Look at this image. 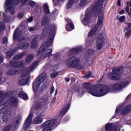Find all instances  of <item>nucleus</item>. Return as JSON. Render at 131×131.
<instances>
[{
	"label": "nucleus",
	"instance_id": "obj_3",
	"mask_svg": "<svg viewBox=\"0 0 131 131\" xmlns=\"http://www.w3.org/2000/svg\"><path fill=\"white\" fill-rule=\"evenodd\" d=\"M39 62L36 61L32 63L29 67L28 68H24V62L23 61H18L16 63H15V68H14L12 70H9L7 72L8 75H13L14 74H18L19 73V70H22L23 69V71L21 72V77H25L27 76L30 72H32L34 69H35V67H37L38 66V64Z\"/></svg>",
	"mask_w": 131,
	"mask_h": 131
},
{
	"label": "nucleus",
	"instance_id": "obj_20",
	"mask_svg": "<svg viewBox=\"0 0 131 131\" xmlns=\"http://www.w3.org/2000/svg\"><path fill=\"white\" fill-rule=\"evenodd\" d=\"M70 107V104H68L65 106L62 107L61 110H60L59 115L60 117H63L66 113L68 112V110H69V107Z\"/></svg>",
	"mask_w": 131,
	"mask_h": 131
},
{
	"label": "nucleus",
	"instance_id": "obj_1",
	"mask_svg": "<svg viewBox=\"0 0 131 131\" xmlns=\"http://www.w3.org/2000/svg\"><path fill=\"white\" fill-rule=\"evenodd\" d=\"M128 84V82L127 81L116 83L110 89L105 85L97 84L96 86H93V84L91 83H85L84 84V88L86 90L88 93H89V94L94 97H103V96L108 94L109 92L116 93L118 91H120V90L126 86Z\"/></svg>",
	"mask_w": 131,
	"mask_h": 131
},
{
	"label": "nucleus",
	"instance_id": "obj_61",
	"mask_svg": "<svg viewBox=\"0 0 131 131\" xmlns=\"http://www.w3.org/2000/svg\"><path fill=\"white\" fill-rule=\"evenodd\" d=\"M71 81L72 82H74V81H75V79H74V78H72Z\"/></svg>",
	"mask_w": 131,
	"mask_h": 131
},
{
	"label": "nucleus",
	"instance_id": "obj_59",
	"mask_svg": "<svg viewBox=\"0 0 131 131\" xmlns=\"http://www.w3.org/2000/svg\"><path fill=\"white\" fill-rule=\"evenodd\" d=\"M65 80L67 82H69L70 79H69V78H66Z\"/></svg>",
	"mask_w": 131,
	"mask_h": 131
},
{
	"label": "nucleus",
	"instance_id": "obj_60",
	"mask_svg": "<svg viewBox=\"0 0 131 131\" xmlns=\"http://www.w3.org/2000/svg\"><path fill=\"white\" fill-rule=\"evenodd\" d=\"M30 31H33V30H34V28L32 27V28H30Z\"/></svg>",
	"mask_w": 131,
	"mask_h": 131
},
{
	"label": "nucleus",
	"instance_id": "obj_16",
	"mask_svg": "<svg viewBox=\"0 0 131 131\" xmlns=\"http://www.w3.org/2000/svg\"><path fill=\"white\" fill-rule=\"evenodd\" d=\"M106 131H119L120 130V127H115L113 124L111 123H107L105 125Z\"/></svg>",
	"mask_w": 131,
	"mask_h": 131
},
{
	"label": "nucleus",
	"instance_id": "obj_29",
	"mask_svg": "<svg viewBox=\"0 0 131 131\" xmlns=\"http://www.w3.org/2000/svg\"><path fill=\"white\" fill-rule=\"evenodd\" d=\"M89 0H81L79 4V6L81 8H84L88 4Z\"/></svg>",
	"mask_w": 131,
	"mask_h": 131
},
{
	"label": "nucleus",
	"instance_id": "obj_37",
	"mask_svg": "<svg viewBox=\"0 0 131 131\" xmlns=\"http://www.w3.org/2000/svg\"><path fill=\"white\" fill-rule=\"evenodd\" d=\"M49 22V19L47 16H45L42 20V25L43 26V25H46Z\"/></svg>",
	"mask_w": 131,
	"mask_h": 131
},
{
	"label": "nucleus",
	"instance_id": "obj_12",
	"mask_svg": "<svg viewBox=\"0 0 131 131\" xmlns=\"http://www.w3.org/2000/svg\"><path fill=\"white\" fill-rule=\"evenodd\" d=\"M32 117H33V113H31L28 117H27V120L25 122V124L23 125V129H27L28 127L31 125V122H32Z\"/></svg>",
	"mask_w": 131,
	"mask_h": 131
},
{
	"label": "nucleus",
	"instance_id": "obj_31",
	"mask_svg": "<svg viewBox=\"0 0 131 131\" xmlns=\"http://www.w3.org/2000/svg\"><path fill=\"white\" fill-rule=\"evenodd\" d=\"M32 60H33V55L29 54V55H28V56L26 58V63H27L28 64H29V63H30V62H31Z\"/></svg>",
	"mask_w": 131,
	"mask_h": 131
},
{
	"label": "nucleus",
	"instance_id": "obj_41",
	"mask_svg": "<svg viewBox=\"0 0 131 131\" xmlns=\"http://www.w3.org/2000/svg\"><path fill=\"white\" fill-rule=\"evenodd\" d=\"M92 76V73L91 72H88L86 75H85V78H90Z\"/></svg>",
	"mask_w": 131,
	"mask_h": 131
},
{
	"label": "nucleus",
	"instance_id": "obj_43",
	"mask_svg": "<svg viewBox=\"0 0 131 131\" xmlns=\"http://www.w3.org/2000/svg\"><path fill=\"white\" fill-rule=\"evenodd\" d=\"M11 128L12 127L11 125L7 126L5 128L3 131H10V129H11Z\"/></svg>",
	"mask_w": 131,
	"mask_h": 131
},
{
	"label": "nucleus",
	"instance_id": "obj_18",
	"mask_svg": "<svg viewBox=\"0 0 131 131\" xmlns=\"http://www.w3.org/2000/svg\"><path fill=\"white\" fill-rule=\"evenodd\" d=\"M43 117L42 115H39L36 117L33 121L34 124H40L43 121Z\"/></svg>",
	"mask_w": 131,
	"mask_h": 131
},
{
	"label": "nucleus",
	"instance_id": "obj_19",
	"mask_svg": "<svg viewBox=\"0 0 131 131\" xmlns=\"http://www.w3.org/2000/svg\"><path fill=\"white\" fill-rule=\"evenodd\" d=\"M127 26L125 29V35L126 37H129L131 35V23H126Z\"/></svg>",
	"mask_w": 131,
	"mask_h": 131
},
{
	"label": "nucleus",
	"instance_id": "obj_10",
	"mask_svg": "<svg viewBox=\"0 0 131 131\" xmlns=\"http://www.w3.org/2000/svg\"><path fill=\"white\" fill-rule=\"evenodd\" d=\"M105 0H96L91 9V11H101V10H102L103 4H102V3Z\"/></svg>",
	"mask_w": 131,
	"mask_h": 131
},
{
	"label": "nucleus",
	"instance_id": "obj_23",
	"mask_svg": "<svg viewBox=\"0 0 131 131\" xmlns=\"http://www.w3.org/2000/svg\"><path fill=\"white\" fill-rule=\"evenodd\" d=\"M37 36H35L32 41L31 48H32V49H35L37 48Z\"/></svg>",
	"mask_w": 131,
	"mask_h": 131
},
{
	"label": "nucleus",
	"instance_id": "obj_53",
	"mask_svg": "<svg viewBox=\"0 0 131 131\" xmlns=\"http://www.w3.org/2000/svg\"><path fill=\"white\" fill-rule=\"evenodd\" d=\"M3 76V70L0 69V81H1L2 79L1 78Z\"/></svg>",
	"mask_w": 131,
	"mask_h": 131
},
{
	"label": "nucleus",
	"instance_id": "obj_50",
	"mask_svg": "<svg viewBox=\"0 0 131 131\" xmlns=\"http://www.w3.org/2000/svg\"><path fill=\"white\" fill-rule=\"evenodd\" d=\"M124 13H125V11H124V10H122L119 12V14L120 15H123Z\"/></svg>",
	"mask_w": 131,
	"mask_h": 131
},
{
	"label": "nucleus",
	"instance_id": "obj_7",
	"mask_svg": "<svg viewBox=\"0 0 131 131\" xmlns=\"http://www.w3.org/2000/svg\"><path fill=\"white\" fill-rule=\"evenodd\" d=\"M103 15L101 14L98 16L97 25L95 26V27L92 29L89 32L88 34L89 37L93 36L97 33L98 29H99V27L103 25Z\"/></svg>",
	"mask_w": 131,
	"mask_h": 131
},
{
	"label": "nucleus",
	"instance_id": "obj_32",
	"mask_svg": "<svg viewBox=\"0 0 131 131\" xmlns=\"http://www.w3.org/2000/svg\"><path fill=\"white\" fill-rule=\"evenodd\" d=\"M125 16L123 15L121 16H120L119 15L117 16V19L121 23H122L125 21Z\"/></svg>",
	"mask_w": 131,
	"mask_h": 131
},
{
	"label": "nucleus",
	"instance_id": "obj_47",
	"mask_svg": "<svg viewBox=\"0 0 131 131\" xmlns=\"http://www.w3.org/2000/svg\"><path fill=\"white\" fill-rule=\"evenodd\" d=\"M24 15V14L23 13H19L18 14L17 17L18 19H21V18H23Z\"/></svg>",
	"mask_w": 131,
	"mask_h": 131
},
{
	"label": "nucleus",
	"instance_id": "obj_58",
	"mask_svg": "<svg viewBox=\"0 0 131 131\" xmlns=\"http://www.w3.org/2000/svg\"><path fill=\"white\" fill-rule=\"evenodd\" d=\"M72 51L73 53H75V52H76V51H78V49H73L72 50Z\"/></svg>",
	"mask_w": 131,
	"mask_h": 131
},
{
	"label": "nucleus",
	"instance_id": "obj_15",
	"mask_svg": "<svg viewBox=\"0 0 131 131\" xmlns=\"http://www.w3.org/2000/svg\"><path fill=\"white\" fill-rule=\"evenodd\" d=\"M21 28H22V26H20L15 30L13 34L14 40H18L19 41H21V37L20 36V30H21Z\"/></svg>",
	"mask_w": 131,
	"mask_h": 131
},
{
	"label": "nucleus",
	"instance_id": "obj_9",
	"mask_svg": "<svg viewBox=\"0 0 131 131\" xmlns=\"http://www.w3.org/2000/svg\"><path fill=\"white\" fill-rule=\"evenodd\" d=\"M106 43V39L103 35H100L97 39L96 47L97 50H101L104 45Z\"/></svg>",
	"mask_w": 131,
	"mask_h": 131
},
{
	"label": "nucleus",
	"instance_id": "obj_64",
	"mask_svg": "<svg viewBox=\"0 0 131 131\" xmlns=\"http://www.w3.org/2000/svg\"><path fill=\"white\" fill-rule=\"evenodd\" d=\"M51 70H53V67L51 68Z\"/></svg>",
	"mask_w": 131,
	"mask_h": 131
},
{
	"label": "nucleus",
	"instance_id": "obj_40",
	"mask_svg": "<svg viewBox=\"0 0 131 131\" xmlns=\"http://www.w3.org/2000/svg\"><path fill=\"white\" fill-rule=\"evenodd\" d=\"M58 74H59V73H58V72H54L53 73H51V77L52 78H55V77H56V76H57Z\"/></svg>",
	"mask_w": 131,
	"mask_h": 131
},
{
	"label": "nucleus",
	"instance_id": "obj_5",
	"mask_svg": "<svg viewBox=\"0 0 131 131\" xmlns=\"http://www.w3.org/2000/svg\"><path fill=\"white\" fill-rule=\"evenodd\" d=\"M46 78H47V75L45 74H42L39 76L33 85V90L34 92H36V91L39 89L40 84L46 80Z\"/></svg>",
	"mask_w": 131,
	"mask_h": 131
},
{
	"label": "nucleus",
	"instance_id": "obj_34",
	"mask_svg": "<svg viewBox=\"0 0 131 131\" xmlns=\"http://www.w3.org/2000/svg\"><path fill=\"white\" fill-rule=\"evenodd\" d=\"M74 0H69L66 6V9H70L72 7V4H73Z\"/></svg>",
	"mask_w": 131,
	"mask_h": 131
},
{
	"label": "nucleus",
	"instance_id": "obj_56",
	"mask_svg": "<svg viewBox=\"0 0 131 131\" xmlns=\"http://www.w3.org/2000/svg\"><path fill=\"white\" fill-rule=\"evenodd\" d=\"M54 14H57L58 13V9H54L53 10Z\"/></svg>",
	"mask_w": 131,
	"mask_h": 131
},
{
	"label": "nucleus",
	"instance_id": "obj_27",
	"mask_svg": "<svg viewBox=\"0 0 131 131\" xmlns=\"http://www.w3.org/2000/svg\"><path fill=\"white\" fill-rule=\"evenodd\" d=\"M19 97L23 99V100H27L28 99V96L24 92L21 91L18 94Z\"/></svg>",
	"mask_w": 131,
	"mask_h": 131
},
{
	"label": "nucleus",
	"instance_id": "obj_11",
	"mask_svg": "<svg viewBox=\"0 0 131 131\" xmlns=\"http://www.w3.org/2000/svg\"><path fill=\"white\" fill-rule=\"evenodd\" d=\"M131 110V104L128 105L127 106L125 107L124 109L122 108L121 105L119 106L116 110V113H118L120 111L121 114L125 115L127 113H128Z\"/></svg>",
	"mask_w": 131,
	"mask_h": 131
},
{
	"label": "nucleus",
	"instance_id": "obj_4",
	"mask_svg": "<svg viewBox=\"0 0 131 131\" xmlns=\"http://www.w3.org/2000/svg\"><path fill=\"white\" fill-rule=\"evenodd\" d=\"M20 0H6L5 8L6 9V13H11L12 14L15 13L13 6H17L20 4Z\"/></svg>",
	"mask_w": 131,
	"mask_h": 131
},
{
	"label": "nucleus",
	"instance_id": "obj_22",
	"mask_svg": "<svg viewBox=\"0 0 131 131\" xmlns=\"http://www.w3.org/2000/svg\"><path fill=\"white\" fill-rule=\"evenodd\" d=\"M28 47H29V44L28 43H24L23 44L19 43L18 45V48L16 51H18V50H25V49H27Z\"/></svg>",
	"mask_w": 131,
	"mask_h": 131
},
{
	"label": "nucleus",
	"instance_id": "obj_44",
	"mask_svg": "<svg viewBox=\"0 0 131 131\" xmlns=\"http://www.w3.org/2000/svg\"><path fill=\"white\" fill-rule=\"evenodd\" d=\"M29 5L30 7H34L35 5V3H34L33 1H30L29 2Z\"/></svg>",
	"mask_w": 131,
	"mask_h": 131
},
{
	"label": "nucleus",
	"instance_id": "obj_39",
	"mask_svg": "<svg viewBox=\"0 0 131 131\" xmlns=\"http://www.w3.org/2000/svg\"><path fill=\"white\" fill-rule=\"evenodd\" d=\"M21 117H17L16 118L15 122H16V125H18V124L21 122Z\"/></svg>",
	"mask_w": 131,
	"mask_h": 131
},
{
	"label": "nucleus",
	"instance_id": "obj_48",
	"mask_svg": "<svg viewBox=\"0 0 131 131\" xmlns=\"http://www.w3.org/2000/svg\"><path fill=\"white\" fill-rule=\"evenodd\" d=\"M3 43H8V37H5L3 38Z\"/></svg>",
	"mask_w": 131,
	"mask_h": 131
},
{
	"label": "nucleus",
	"instance_id": "obj_45",
	"mask_svg": "<svg viewBox=\"0 0 131 131\" xmlns=\"http://www.w3.org/2000/svg\"><path fill=\"white\" fill-rule=\"evenodd\" d=\"M61 1L63 0H53V4L55 6L58 5L59 4V2H61Z\"/></svg>",
	"mask_w": 131,
	"mask_h": 131
},
{
	"label": "nucleus",
	"instance_id": "obj_49",
	"mask_svg": "<svg viewBox=\"0 0 131 131\" xmlns=\"http://www.w3.org/2000/svg\"><path fill=\"white\" fill-rule=\"evenodd\" d=\"M50 92L51 94L54 93L55 92V88L54 86L51 87Z\"/></svg>",
	"mask_w": 131,
	"mask_h": 131
},
{
	"label": "nucleus",
	"instance_id": "obj_24",
	"mask_svg": "<svg viewBox=\"0 0 131 131\" xmlns=\"http://www.w3.org/2000/svg\"><path fill=\"white\" fill-rule=\"evenodd\" d=\"M2 14L3 15V22L5 23H7L9 22V21H11V17H10L9 15H5L4 13L0 12V16H2Z\"/></svg>",
	"mask_w": 131,
	"mask_h": 131
},
{
	"label": "nucleus",
	"instance_id": "obj_54",
	"mask_svg": "<svg viewBox=\"0 0 131 131\" xmlns=\"http://www.w3.org/2000/svg\"><path fill=\"white\" fill-rule=\"evenodd\" d=\"M33 20V18L32 17H31L28 19V22H32V21Z\"/></svg>",
	"mask_w": 131,
	"mask_h": 131
},
{
	"label": "nucleus",
	"instance_id": "obj_21",
	"mask_svg": "<svg viewBox=\"0 0 131 131\" xmlns=\"http://www.w3.org/2000/svg\"><path fill=\"white\" fill-rule=\"evenodd\" d=\"M49 30H50V26L47 25L45 27L43 31L41 34L40 37L41 39H43L44 38H46L47 35H48V33H49Z\"/></svg>",
	"mask_w": 131,
	"mask_h": 131
},
{
	"label": "nucleus",
	"instance_id": "obj_13",
	"mask_svg": "<svg viewBox=\"0 0 131 131\" xmlns=\"http://www.w3.org/2000/svg\"><path fill=\"white\" fill-rule=\"evenodd\" d=\"M112 74L110 75L111 79L113 80H117L120 78V70H116V69H113Z\"/></svg>",
	"mask_w": 131,
	"mask_h": 131
},
{
	"label": "nucleus",
	"instance_id": "obj_55",
	"mask_svg": "<svg viewBox=\"0 0 131 131\" xmlns=\"http://www.w3.org/2000/svg\"><path fill=\"white\" fill-rule=\"evenodd\" d=\"M4 61V59L3 58V57L0 56V64H2Z\"/></svg>",
	"mask_w": 131,
	"mask_h": 131
},
{
	"label": "nucleus",
	"instance_id": "obj_57",
	"mask_svg": "<svg viewBox=\"0 0 131 131\" xmlns=\"http://www.w3.org/2000/svg\"><path fill=\"white\" fill-rule=\"evenodd\" d=\"M121 1L120 0H118L117 2V5L119 6V7H120L121 6V4L120 3Z\"/></svg>",
	"mask_w": 131,
	"mask_h": 131
},
{
	"label": "nucleus",
	"instance_id": "obj_8",
	"mask_svg": "<svg viewBox=\"0 0 131 131\" xmlns=\"http://www.w3.org/2000/svg\"><path fill=\"white\" fill-rule=\"evenodd\" d=\"M7 105H5L0 110V113H6V112H7V106H8V105L9 106H12L13 107L17 106L18 105V99L14 97H11L8 100H7Z\"/></svg>",
	"mask_w": 131,
	"mask_h": 131
},
{
	"label": "nucleus",
	"instance_id": "obj_36",
	"mask_svg": "<svg viewBox=\"0 0 131 131\" xmlns=\"http://www.w3.org/2000/svg\"><path fill=\"white\" fill-rule=\"evenodd\" d=\"M13 54H14V51H8L6 54V58L10 59V58H11V57L13 56Z\"/></svg>",
	"mask_w": 131,
	"mask_h": 131
},
{
	"label": "nucleus",
	"instance_id": "obj_35",
	"mask_svg": "<svg viewBox=\"0 0 131 131\" xmlns=\"http://www.w3.org/2000/svg\"><path fill=\"white\" fill-rule=\"evenodd\" d=\"M9 117L10 115H7V114H4L3 116V120L4 122H7V120H9Z\"/></svg>",
	"mask_w": 131,
	"mask_h": 131
},
{
	"label": "nucleus",
	"instance_id": "obj_2",
	"mask_svg": "<svg viewBox=\"0 0 131 131\" xmlns=\"http://www.w3.org/2000/svg\"><path fill=\"white\" fill-rule=\"evenodd\" d=\"M56 25L53 24L50 27V31L49 33L48 41L47 42L43 43L39 49V52L37 54L38 58H40L41 56L45 55V58L49 57L53 53L52 49L47 50V48L51 47L53 45V41H54V38L55 37V34L56 33Z\"/></svg>",
	"mask_w": 131,
	"mask_h": 131
},
{
	"label": "nucleus",
	"instance_id": "obj_52",
	"mask_svg": "<svg viewBox=\"0 0 131 131\" xmlns=\"http://www.w3.org/2000/svg\"><path fill=\"white\" fill-rule=\"evenodd\" d=\"M27 2H28V0H21V4L25 5Z\"/></svg>",
	"mask_w": 131,
	"mask_h": 131
},
{
	"label": "nucleus",
	"instance_id": "obj_26",
	"mask_svg": "<svg viewBox=\"0 0 131 131\" xmlns=\"http://www.w3.org/2000/svg\"><path fill=\"white\" fill-rule=\"evenodd\" d=\"M75 92H76L78 95H79V96H82V95H83V94L85 93V92L82 90V88H80L79 87H77V88L75 89Z\"/></svg>",
	"mask_w": 131,
	"mask_h": 131
},
{
	"label": "nucleus",
	"instance_id": "obj_42",
	"mask_svg": "<svg viewBox=\"0 0 131 131\" xmlns=\"http://www.w3.org/2000/svg\"><path fill=\"white\" fill-rule=\"evenodd\" d=\"M22 57H23V55L22 54H20L19 55H17L15 56L14 59H15V60H20V59L22 58Z\"/></svg>",
	"mask_w": 131,
	"mask_h": 131
},
{
	"label": "nucleus",
	"instance_id": "obj_17",
	"mask_svg": "<svg viewBox=\"0 0 131 131\" xmlns=\"http://www.w3.org/2000/svg\"><path fill=\"white\" fill-rule=\"evenodd\" d=\"M66 21L68 23H69L66 26L67 31H72V30H73L74 29V25L72 24V21L69 18H66Z\"/></svg>",
	"mask_w": 131,
	"mask_h": 131
},
{
	"label": "nucleus",
	"instance_id": "obj_33",
	"mask_svg": "<svg viewBox=\"0 0 131 131\" xmlns=\"http://www.w3.org/2000/svg\"><path fill=\"white\" fill-rule=\"evenodd\" d=\"M43 10L46 14H50V10H49V6H48V4H44Z\"/></svg>",
	"mask_w": 131,
	"mask_h": 131
},
{
	"label": "nucleus",
	"instance_id": "obj_14",
	"mask_svg": "<svg viewBox=\"0 0 131 131\" xmlns=\"http://www.w3.org/2000/svg\"><path fill=\"white\" fill-rule=\"evenodd\" d=\"M90 11H91V8H89L86 10L84 19L82 20V23L83 25H88L90 22L91 14L90 13Z\"/></svg>",
	"mask_w": 131,
	"mask_h": 131
},
{
	"label": "nucleus",
	"instance_id": "obj_51",
	"mask_svg": "<svg viewBox=\"0 0 131 131\" xmlns=\"http://www.w3.org/2000/svg\"><path fill=\"white\" fill-rule=\"evenodd\" d=\"M49 67H50V64L47 63L46 64V66L45 67H43V69H48V68H49Z\"/></svg>",
	"mask_w": 131,
	"mask_h": 131
},
{
	"label": "nucleus",
	"instance_id": "obj_28",
	"mask_svg": "<svg viewBox=\"0 0 131 131\" xmlns=\"http://www.w3.org/2000/svg\"><path fill=\"white\" fill-rule=\"evenodd\" d=\"M46 101H45L44 102H40V104H37L36 107L33 108V107H32L31 108V112H34V110H36V109H39V108H40V107H42V106H43L45 105V103Z\"/></svg>",
	"mask_w": 131,
	"mask_h": 131
},
{
	"label": "nucleus",
	"instance_id": "obj_25",
	"mask_svg": "<svg viewBox=\"0 0 131 131\" xmlns=\"http://www.w3.org/2000/svg\"><path fill=\"white\" fill-rule=\"evenodd\" d=\"M127 7L125 8V11L129 16H131V1L127 2Z\"/></svg>",
	"mask_w": 131,
	"mask_h": 131
},
{
	"label": "nucleus",
	"instance_id": "obj_46",
	"mask_svg": "<svg viewBox=\"0 0 131 131\" xmlns=\"http://www.w3.org/2000/svg\"><path fill=\"white\" fill-rule=\"evenodd\" d=\"M88 55H94V50H89L88 51Z\"/></svg>",
	"mask_w": 131,
	"mask_h": 131
},
{
	"label": "nucleus",
	"instance_id": "obj_62",
	"mask_svg": "<svg viewBox=\"0 0 131 131\" xmlns=\"http://www.w3.org/2000/svg\"><path fill=\"white\" fill-rule=\"evenodd\" d=\"M55 95H57V91H55Z\"/></svg>",
	"mask_w": 131,
	"mask_h": 131
},
{
	"label": "nucleus",
	"instance_id": "obj_63",
	"mask_svg": "<svg viewBox=\"0 0 131 131\" xmlns=\"http://www.w3.org/2000/svg\"><path fill=\"white\" fill-rule=\"evenodd\" d=\"M23 29H25V26L23 27Z\"/></svg>",
	"mask_w": 131,
	"mask_h": 131
},
{
	"label": "nucleus",
	"instance_id": "obj_38",
	"mask_svg": "<svg viewBox=\"0 0 131 131\" xmlns=\"http://www.w3.org/2000/svg\"><path fill=\"white\" fill-rule=\"evenodd\" d=\"M6 99V95L4 94L0 93V102H3Z\"/></svg>",
	"mask_w": 131,
	"mask_h": 131
},
{
	"label": "nucleus",
	"instance_id": "obj_30",
	"mask_svg": "<svg viewBox=\"0 0 131 131\" xmlns=\"http://www.w3.org/2000/svg\"><path fill=\"white\" fill-rule=\"evenodd\" d=\"M28 82V78L25 79H21L19 82L18 83L20 85H26Z\"/></svg>",
	"mask_w": 131,
	"mask_h": 131
},
{
	"label": "nucleus",
	"instance_id": "obj_6",
	"mask_svg": "<svg viewBox=\"0 0 131 131\" xmlns=\"http://www.w3.org/2000/svg\"><path fill=\"white\" fill-rule=\"evenodd\" d=\"M66 64L68 67H79V59L75 56L69 58L66 61Z\"/></svg>",
	"mask_w": 131,
	"mask_h": 131
}]
</instances>
